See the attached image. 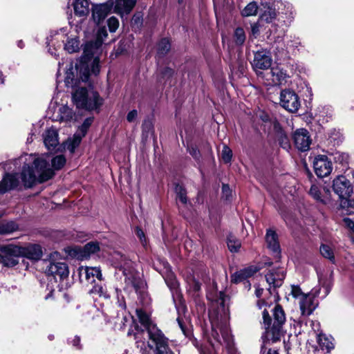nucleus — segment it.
I'll return each instance as SVG.
<instances>
[{"instance_id":"nucleus-13","label":"nucleus","mask_w":354,"mask_h":354,"mask_svg":"<svg viewBox=\"0 0 354 354\" xmlns=\"http://www.w3.org/2000/svg\"><path fill=\"white\" fill-rule=\"evenodd\" d=\"M333 189L339 198H347L353 192L350 181L344 176H339L333 181Z\"/></svg>"},{"instance_id":"nucleus-45","label":"nucleus","mask_w":354,"mask_h":354,"mask_svg":"<svg viewBox=\"0 0 354 354\" xmlns=\"http://www.w3.org/2000/svg\"><path fill=\"white\" fill-rule=\"evenodd\" d=\"M221 157L225 163H229L232 157V151L227 145H224L221 151Z\"/></svg>"},{"instance_id":"nucleus-60","label":"nucleus","mask_w":354,"mask_h":354,"mask_svg":"<svg viewBox=\"0 0 354 354\" xmlns=\"http://www.w3.org/2000/svg\"><path fill=\"white\" fill-rule=\"evenodd\" d=\"M251 31L252 34L256 37L259 34L260 30H259V25L258 24H253L251 26Z\"/></svg>"},{"instance_id":"nucleus-64","label":"nucleus","mask_w":354,"mask_h":354,"mask_svg":"<svg viewBox=\"0 0 354 354\" xmlns=\"http://www.w3.org/2000/svg\"><path fill=\"white\" fill-rule=\"evenodd\" d=\"M59 257V254L57 252H54L51 255V258L53 259V261H55L57 259H58Z\"/></svg>"},{"instance_id":"nucleus-43","label":"nucleus","mask_w":354,"mask_h":354,"mask_svg":"<svg viewBox=\"0 0 354 354\" xmlns=\"http://www.w3.org/2000/svg\"><path fill=\"white\" fill-rule=\"evenodd\" d=\"M176 192L177 194V198L183 204H186L187 202V192L185 188L181 185H176Z\"/></svg>"},{"instance_id":"nucleus-14","label":"nucleus","mask_w":354,"mask_h":354,"mask_svg":"<svg viewBox=\"0 0 354 354\" xmlns=\"http://www.w3.org/2000/svg\"><path fill=\"white\" fill-rule=\"evenodd\" d=\"M272 62L270 53L266 49H261L254 53L251 64L253 69L257 73L259 70L268 69L271 66Z\"/></svg>"},{"instance_id":"nucleus-47","label":"nucleus","mask_w":354,"mask_h":354,"mask_svg":"<svg viewBox=\"0 0 354 354\" xmlns=\"http://www.w3.org/2000/svg\"><path fill=\"white\" fill-rule=\"evenodd\" d=\"M142 24V14L137 12L134 14L131 19V26L133 28H139Z\"/></svg>"},{"instance_id":"nucleus-27","label":"nucleus","mask_w":354,"mask_h":354,"mask_svg":"<svg viewBox=\"0 0 354 354\" xmlns=\"http://www.w3.org/2000/svg\"><path fill=\"white\" fill-rule=\"evenodd\" d=\"M285 277V274L283 270H278L277 271H270L266 275V279L267 283L273 288H277L282 285L283 280Z\"/></svg>"},{"instance_id":"nucleus-51","label":"nucleus","mask_w":354,"mask_h":354,"mask_svg":"<svg viewBox=\"0 0 354 354\" xmlns=\"http://www.w3.org/2000/svg\"><path fill=\"white\" fill-rule=\"evenodd\" d=\"M292 295L297 299H301L302 296H304L306 294L303 293L301 288L297 286H292L291 290Z\"/></svg>"},{"instance_id":"nucleus-54","label":"nucleus","mask_w":354,"mask_h":354,"mask_svg":"<svg viewBox=\"0 0 354 354\" xmlns=\"http://www.w3.org/2000/svg\"><path fill=\"white\" fill-rule=\"evenodd\" d=\"M161 78L162 79H167L172 76L174 73V71L168 67H166L162 69L160 71Z\"/></svg>"},{"instance_id":"nucleus-22","label":"nucleus","mask_w":354,"mask_h":354,"mask_svg":"<svg viewBox=\"0 0 354 354\" xmlns=\"http://www.w3.org/2000/svg\"><path fill=\"white\" fill-rule=\"evenodd\" d=\"M20 257H26L32 261H38L42 257V250L38 244H28L20 246Z\"/></svg>"},{"instance_id":"nucleus-55","label":"nucleus","mask_w":354,"mask_h":354,"mask_svg":"<svg viewBox=\"0 0 354 354\" xmlns=\"http://www.w3.org/2000/svg\"><path fill=\"white\" fill-rule=\"evenodd\" d=\"M222 192H223V197L225 198V200H229L231 196L232 191L227 185H225V184L223 185Z\"/></svg>"},{"instance_id":"nucleus-26","label":"nucleus","mask_w":354,"mask_h":354,"mask_svg":"<svg viewBox=\"0 0 354 354\" xmlns=\"http://www.w3.org/2000/svg\"><path fill=\"white\" fill-rule=\"evenodd\" d=\"M266 241L268 248L272 251L276 257H279L281 250L277 235L275 232L272 230H268L266 233Z\"/></svg>"},{"instance_id":"nucleus-11","label":"nucleus","mask_w":354,"mask_h":354,"mask_svg":"<svg viewBox=\"0 0 354 354\" xmlns=\"http://www.w3.org/2000/svg\"><path fill=\"white\" fill-rule=\"evenodd\" d=\"M280 104L287 111L295 113L300 106L298 95L292 91L286 89L281 92Z\"/></svg>"},{"instance_id":"nucleus-24","label":"nucleus","mask_w":354,"mask_h":354,"mask_svg":"<svg viewBox=\"0 0 354 354\" xmlns=\"http://www.w3.org/2000/svg\"><path fill=\"white\" fill-rule=\"evenodd\" d=\"M137 0H115L113 11L123 17L131 12Z\"/></svg>"},{"instance_id":"nucleus-30","label":"nucleus","mask_w":354,"mask_h":354,"mask_svg":"<svg viewBox=\"0 0 354 354\" xmlns=\"http://www.w3.org/2000/svg\"><path fill=\"white\" fill-rule=\"evenodd\" d=\"M317 343L322 350L330 352L334 348L331 337H328L323 333L317 334Z\"/></svg>"},{"instance_id":"nucleus-37","label":"nucleus","mask_w":354,"mask_h":354,"mask_svg":"<svg viewBox=\"0 0 354 354\" xmlns=\"http://www.w3.org/2000/svg\"><path fill=\"white\" fill-rule=\"evenodd\" d=\"M258 6L255 2L248 3L242 11V15L249 17L255 15L257 12Z\"/></svg>"},{"instance_id":"nucleus-52","label":"nucleus","mask_w":354,"mask_h":354,"mask_svg":"<svg viewBox=\"0 0 354 354\" xmlns=\"http://www.w3.org/2000/svg\"><path fill=\"white\" fill-rule=\"evenodd\" d=\"M330 111V109L328 107H326V106H320V107H317V109H316V113H315V115L318 118H319V119L321 118H324L325 117V113H326V116L328 115V112Z\"/></svg>"},{"instance_id":"nucleus-42","label":"nucleus","mask_w":354,"mask_h":354,"mask_svg":"<svg viewBox=\"0 0 354 354\" xmlns=\"http://www.w3.org/2000/svg\"><path fill=\"white\" fill-rule=\"evenodd\" d=\"M234 41L237 45H242L245 40V35L243 28H237L234 34Z\"/></svg>"},{"instance_id":"nucleus-50","label":"nucleus","mask_w":354,"mask_h":354,"mask_svg":"<svg viewBox=\"0 0 354 354\" xmlns=\"http://www.w3.org/2000/svg\"><path fill=\"white\" fill-rule=\"evenodd\" d=\"M276 17L275 11L269 9L268 11L265 12V13L261 16V18L266 21L267 22H270L273 19Z\"/></svg>"},{"instance_id":"nucleus-62","label":"nucleus","mask_w":354,"mask_h":354,"mask_svg":"<svg viewBox=\"0 0 354 354\" xmlns=\"http://www.w3.org/2000/svg\"><path fill=\"white\" fill-rule=\"evenodd\" d=\"M344 222L347 225L348 227H350L351 230L354 227V222L351 221L350 218H345Z\"/></svg>"},{"instance_id":"nucleus-20","label":"nucleus","mask_w":354,"mask_h":354,"mask_svg":"<svg viewBox=\"0 0 354 354\" xmlns=\"http://www.w3.org/2000/svg\"><path fill=\"white\" fill-rule=\"evenodd\" d=\"M309 194L317 201L323 204H328L332 201L331 192L328 187L322 189L316 184H313Z\"/></svg>"},{"instance_id":"nucleus-5","label":"nucleus","mask_w":354,"mask_h":354,"mask_svg":"<svg viewBox=\"0 0 354 354\" xmlns=\"http://www.w3.org/2000/svg\"><path fill=\"white\" fill-rule=\"evenodd\" d=\"M272 311L274 321L272 326V319L269 313L266 310L263 311V325L266 330L267 336L272 333L273 338H278L277 336L281 333L282 326L286 322V315L283 308L279 305L275 306Z\"/></svg>"},{"instance_id":"nucleus-38","label":"nucleus","mask_w":354,"mask_h":354,"mask_svg":"<svg viewBox=\"0 0 354 354\" xmlns=\"http://www.w3.org/2000/svg\"><path fill=\"white\" fill-rule=\"evenodd\" d=\"M227 246L232 252H236L241 247V242L233 236L227 238Z\"/></svg>"},{"instance_id":"nucleus-10","label":"nucleus","mask_w":354,"mask_h":354,"mask_svg":"<svg viewBox=\"0 0 354 354\" xmlns=\"http://www.w3.org/2000/svg\"><path fill=\"white\" fill-rule=\"evenodd\" d=\"M100 250V246L97 242H90L86 244L84 248L75 246L68 247V256L76 258L80 260L88 259L91 254Z\"/></svg>"},{"instance_id":"nucleus-49","label":"nucleus","mask_w":354,"mask_h":354,"mask_svg":"<svg viewBox=\"0 0 354 354\" xmlns=\"http://www.w3.org/2000/svg\"><path fill=\"white\" fill-rule=\"evenodd\" d=\"M80 41L77 39L68 41V53L76 52L79 50Z\"/></svg>"},{"instance_id":"nucleus-57","label":"nucleus","mask_w":354,"mask_h":354,"mask_svg":"<svg viewBox=\"0 0 354 354\" xmlns=\"http://www.w3.org/2000/svg\"><path fill=\"white\" fill-rule=\"evenodd\" d=\"M138 116V111L136 110H132L127 114V120L129 122H133Z\"/></svg>"},{"instance_id":"nucleus-4","label":"nucleus","mask_w":354,"mask_h":354,"mask_svg":"<svg viewBox=\"0 0 354 354\" xmlns=\"http://www.w3.org/2000/svg\"><path fill=\"white\" fill-rule=\"evenodd\" d=\"M72 100L77 109L92 111L98 109L102 104V99L94 91L79 88L72 94Z\"/></svg>"},{"instance_id":"nucleus-19","label":"nucleus","mask_w":354,"mask_h":354,"mask_svg":"<svg viewBox=\"0 0 354 354\" xmlns=\"http://www.w3.org/2000/svg\"><path fill=\"white\" fill-rule=\"evenodd\" d=\"M293 140L299 150L306 151L309 149L311 139L306 129H300L297 130L293 134Z\"/></svg>"},{"instance_id":"nucleus-12","label":"nucleus","mask_w":354,"mask_h":354,"mask_svg":"<svg viewBox=\"0 0 354 354\" xmlns=\"http://www.w3.org/2000/svg\"><path fill=\"white\" fill-rule=\"evenodd\" d=\"M313 168L319 178L328 176L333 170L332 162L326 155H318L313 160Z\"/></svg>"},{"instance_id":"nucleus-21","label":"nucleus","mask_w":354,"mask_h":354,"mask_svg":"<svg viewBox=\"0 0 354 354\" xmlns=\"http://www.w3.org/2000/svg\"><path fill=\"white\" fill-rule=\"evenodd\" d=\"M62 262L52 261L50 263L47 272L54 276L56 281L64 282L66 279V265L65 259Z\"/></svg>"},{"instance_id":"nucleus-35","label":"nucleus","mask_w":354,"mask_h":354,"mask_svg":"<svg viewBox=\"0 0 354 354\" xmlns=\"http://www.w3.org/2000/svg\"><path fill=\"white\" fill-rule=\"evenodd\" d=\"M89 292L91 294L97 295L99 297H104L105 299H109L110 297L106 289L101 284L95 285L93 288L90 290Z\"/></svg>"},{"instance_id":"nucleus-58","label":"nucleus","mask_w":354,"mask_h":354,"mask_svg":"<svg viewBox=\"0 0 354 354\" xmlns=\"http://www.w3.org/2000/svg\"><path fill=\"white\" fill-rule=\"evenodd\" d=\"M190 154L195 158L198 159L200 158V152L196 147H191L189 148Z\"/></svg>"},{"instance_id":"nucleus-16","label":"nucleus","mask_w":354,"mask_h":354,"mask_svg":"<svg viewBox=\"0 0 354 354\" xmlns=\"http://www.w3.org/2000/svg\"><path fill=\"white\" fill-rule=\"evenodd\" d=\"M114 2L110 0L104 3L95 4L92 6V19L96 24H100L102 22L109 13L111 12Z\"/></svg>"},{"instance_id":"nucleus-17","label":"nucleus","mask_w":354,"mask_h":354,"mask_svg":"<svg viewBox=\"0 0 354 354\" xmlns=\"http://www.w3.org/2000/svg\"><path fill=\"white\" fill-rule=\"evenodd\" d=\"M93 122L92 118H86L83 124L79 127L77 132L73 135V137L71 140H68V150H69L71 153H73L75 148L77 147L83 137L85 136L88 129L91 125Z\"/></svg>"},{"instance_id":"nucleus-41","label":"nucleus","mask_w":354,"mask_h":354,"mask_svg":"<svg viewBox=\"0 0 354 354\" xmlns=\"http://www.w3.org/2000/svg\"><path fill=\"white\" fill-rule=\"evenodd\" d=\"M277 139L279 142L280 146L288 150L290 148V144L289 142V139L286 133L283 131H281L278 133Z\"/></svg>"},{"instance_id":"nucleus-31","label":"nucleus","mask_w":354,"mask_h":354,"mask_svg":"<svg viewBox=\"0 0 354 354\" xmlns=\"http://www.w3.org/2000/svg\"><path fill=\"white\" fill-rule=\"evenodd\" d=\"M18 229L19 226L15 221H0V234H10Z\"/></svg>"},{"instance_id":"nucleus-23","label":"nucleus","mask_w":354,"mask_h":354,"mask_svg":"<svg viewBox=\"0 0 354 354\" xmlns=\"http://www.w3.org/2000/svg\"><path fill=\"white\" fill-rule=\"evenodd\" d=\"M259 268L254 266H250L245 268L241 269L231 277V281L234 283H238L246 280L248 278L251 277L259 271Z\"/></svg>"},{"instance_id":"nucleus-15","label":"nucleus","mask_w":354,"mask_h":354,"mask_svg":"<svg viewBox=\"0 0 354 354\" xmlns=\"http://www.w3.org/2000/svg\"><path fill=\"white\" fill-rule=\"evenodd\" d=\"M77 277L80 282H86L93 283L95 279L102 281V274L101 270L97 267H80L77 270Z\"/></svg>"},{"instance_id":"nucleus-8","label":"nucleus","mask_w":354,"mask_h":354,"mask_svg":"<svg viewBox=\"0 0 354 354\" xmlns=\"http://www.w3.org/2000/svg\"><path fill=\"white\" fill-rule=\"evenodd\" d=\"M43 140L46 148L50 153L62 152L66 149V142L65 140L59 142L58 131L55 128L46 129L43 133Z\"/></svg>"},{"instance_id":"nucleus-25","label":"nucleus","mask_w":354,"mask_h":354,"mask_svg":"<svg viewBox=\"0 0 354 354\" xmlns=\"http://www.w3.org/2000/svg\"><path fill=\"white\" fill-rule=\"evenodd\" d=\"M19 185L17 174H6L0 182V194L16 188Z\"/></svg>"},{"instance_id":"nucleus-61","label":"nucleus","mask_w":354,"mask_h":354,"mask_svg":"<svg viewBox=\"0 0 354 354\" xmlns=\"http://www.w3.org/2000/svg\"><path fill=\"white\" fill-rule=\"evenodd\" d=\"M80 343V337L76 336L75 337V339L73 340V346L74 347H75L77 349H79L81 348Z\"/></svg>"},{"instance_id":"nucleus-44","label":"nucleus","mask_w":354,"mask_h":354,"mask_svg":"<svg viewBox=\"0 0 354 354\" xmlns=\"http://www.w3.org/2000/svg\"><path fill=\"white\" fill-rule=\"evenodd\" d=\"M142 134L147 137L149 133L153 131V123L150 120H145L142 124Z\"/></svg>"},{"instance_id":"nucleus-32","label":"nucleus","mask_w":354,"mask_h":354,"mask_svg":"<svg viewBox=\"0 0 354 354\" xmlns=\"http://www.w3.org/2000/svg\"><path fill=\"white\" fill-rule=\"evenodd\" d=\"M320 254L325 259H328L331 262H335V254L333 248L328 244H322L319 248Z\"/></svg>"},{"instance_id":"nucleus-18","label":"nucleus","mask_w":354,"mask_h":354,"mask_svg":"<svg viewBox=\"0 0 354 354\" xmlns=\"http://www.w3.org/2000/svg\"><path fill=\"white\" fill-rule=\"evenodd\" d=\"M320 290L321 289L319 290H315L310 293L306 294L304 296H302L301 299L299 300V307L302 315H310L315 309L317 304L315 303L314 299L315 297L318 296Z\"/></svg>"},{"instance_id":"nucleus-39","label":"nucleus","mask_w":354,"mask_h":354,"mask_svg":"<svg viewBox=\"0 0 354 354\" xmlns=\"http://www.w3.org/2000/svg\"><path fill=\"white\" fill-rule=\"evenodd\" d=\"M299 44H300V42L298 41L290 40V41H288V43H287L286 52H283V51L279 52V51L278 53H276V54L277 56H280V57H283V55L286 56L287 55V53H289L290 51L292 53H294L295 48H297Z\"/></svg>"},{"instance_id":"nucleus-29","label":"nucleus","mask_w":354,"mask_h":354,"mask_svg":"<svg viewBox=\"0 0 354 354\" xmlns=\"http://www.w3.org/2000/svg\"><path fill=\"white\" fill-rule=\"evenodd\" d=\"M74 14L77 17H86L89 13L88 0H74L72 3Z\"/></svg>"},{"instance_id":"nucleus-48","label":"nucleus","mask_w":354,"mask_h":354,"mask_svg":"<svg viewBox=\"0 0 354 354\" xmlns=\"http://www.w3.org/2000/svg\"><path fill=\"white\" fill-rule=\"evenodd\" d=\"M108 26L109 31L111 32H114L116 31L119 26V21L115 17H111L108 19Z\"/></svg>"},{"instance_id":"nucleus-63","label":"nucleus","mask_w":354,"mask_h":354,"mask_svg":"<svg viewBox=\"0 0 354 354\" xmlns=\"http://www.w3.org/2000/svg\"><path fill=\"white\" fill-rule=\"evenodd\" d=\"M263 292V288H257L255 291V295L257 297H260L262 295V293Z\"/></svg>"},{"instance_id":"nucleus-1","label":"nucleus","mask_w":354,"mask_h":354,"mask_svg":"<svg viewBox=\"0 0 354 354\" xmlns=\"http://www.w3.org/2000/svg\"><path fill=\"white\" fill-rule=\"evenodd\" d=\"M66 32L64 28L50 32L46 38V45L49 53L56 59L61 57L58 63L56 73V93L55 94L48 109V114L54 121H64L66 118V66L64 62L66 54Z\"/></svg>"},{"instance_id":"nucleus-2","label":"nucleus","mask_w":354,"mask_h":354,"mask_svg":"<svg viewBox=\"0 0 354 354\" xmlns=\"http://www.w3.org/2000/svg\"><path fill=\"white\" fill-rule=\"evenodd\" d=\"M107 35L106 28H100L97 30L95 39L85 44L84 55L75 64V68L79 71L83 82H86L91 75H97L100 73L102 45Z\"/></svg>"},{"instance_id":"nucleus-40","label":"nucleus","mask_w":354,"mask_h":354,"mask_svg":"<svg viewBox=\"0 0 354 354\" xmlns=\"http://www.w3.org/2000/svg\"><path fill=\"white\" fill-rule=\"evenodd\" d=\"M170 49V44L167 39L164 38L160 41L158 45V53L160 55H165Z\"/></svg>"},{"instance_id":"nucleus-9","label":"nucleus","mask_w":354,"mask_h":354,"mask_svg":"<svg viewBox=\"0 0 354 354\" xmlns=\"http://www.w3.org/2000/svg\"><path fill=\"white\" fill-rule=\"evenodd\" d=\"M150 330L149 339L153 343L155 354H174L168 344V339L158 328Z\"/></svg>"},{"instance_id":"nucleus-56","label":"nucleus","mask_w":354,"mask_h":354,"mask_svg":"<svg viewBox=\"0 0 354 354\" xmlns=\"http://www.w3.org/2000/svg\"><path fill=\"white\" fill-rule=\"evenodd\" d=\"M136 233L137 236L140 239V241H141L142 245H145L146 244V239L144 232L141 229L137 228L136 230Z\"/></svg>"},{"instance_id":"nucleus-59","label":"nucleus","mask_w":354,"mask_h":354,"mask_svg":"<svg viewBox=\"0 0 354 354\" xmlns=\"http://www.w3.org/2000/svg\"><path fill=\"white\" fill-rule=\"evenodd\" d=\"M228 299V297L225 295L223 292H221L219 293V298L218 299V303L222 306L223 308L225 307V302Z\"/></svg>"},{"instance_id":"nucleus-7","label":"nucleus","mask_w":354,"mask_h":354,"mask_svg":"<svg viewBox=\"0 0 354 354\" xmlns=\"http://www.w3.org/2000/svg\"><path fill=\"white\" fill-rule=\"evenodd\" d=\"M20 246L15 244L0 245V263L6 267H14L19 263Z\"/></svg>"},{"instance_id":"nucleus-6","label":"nucleus","mask_w":354,"mask_h":354,"mask_svg":"<svg viewBox=\"0 0 354 354\" xmlns=\"http://www.w3.org/2000/svg\"><path fill=\"white\" fill-rule=\"evenodd\" d=\"M212 335L221 344H225L229 349L234 345L233 337L226 321L211 319Z\"/></svg>"},{"instance_id":"nucleus-3","label":"nucleus","mask_w":354,"mask_h":354,"mask_svg":"<svg viewBox=\"0 0 354 354\" xmlns=\"http://www.w3.org/2000/svg\"><path fill=\"white\" fill-rule=\"evenodd\" d=\"M65 162L66 158L64 155L54 157L51 159V164L49 162L48 156L43 155L34 160L35 169L30 166L24 167L21 180L27 187H31L37 183L46 182L54 176V171L60 169Z\"/></svg>"},{"instance_id":"nucleus-53","label":"nucleus","mask_w":354,"mask_h":354,"mask_svg":"<svg viewBox=\"0 0 354 354\" xmlns=\"http://www.w3.org/2000/svg\"><path fill=\"white\" fill-rule=\"evenodd\" d=\"M189 289L196 292L201 290V283L195 279H190L189 282Z\"/></svg>"},{"instance_id":"nucleus-46","label":"nucleus","mask_w":354,"mask_h":354,"mask_svg":"<svg viewBox=\"0 0 354 354\" xmlns=\"http://www.w3.org/2000/svg\"><path fill=\"white\" fill-rule=\"evenodd\" d=\"M132 286L137 293H143L145 289V283L140 279H133L131 281Z\"/></svg>"},{"instance_id":"nucleus-36","label":"nucleus","mask_w":354,"mask_h":354,"mask_svg":"<svg viewBox=\"0 0 354 354\" xmlns=\"http://www.w3.org/2000/svg\"><path fill=\"white\" fill-rule=\"evenodd\" d=\"M133 327L134 330H129L128 332V335H131V334H133L134 338L136 340V343H138L142 340L143 336L145 335V330L141 329L138 324H135Z\"/></svg>"},{"instance_id":"nucleus-28","label":"nucleus","mask_w":354,"mask_h":354,"mask_svg":"<svg viewBox=\"0 0 354 354\" xmlns=\"http://www.w3.org/2000/svg\"><path fill=\"white\" fill-rule=\"evenodd\" d=\"M136 312L140 323L144 327L145 330L147 331V337H149L150 330H151V329H152L153 328H158L155 324H153L151 322L149 315L147 313H145L142 309L137 308Z\"/></svg>"},{"instance_id":"nucleus-33","label":"nucleus","mask_w":354,"mask_h":354,"mask_svg":"<svg viewBox=\"0 0 354 354\" xmlns=\"http://www.w3.org/2000/svg\"><path fill=\"white\" fill-rule=\"evenodd\" d=\"M113 258L116 267H118L120 269H124L126 267L129 266V260L120 252H115L113 254Z\"/></svg>"},{"instance_id":"nucleus-34","label":"nucleus","mask_w":354,"mask_h":354,"mask_svg":"<svg viewBox=\"0 0 354 354\" xmlns=\"http://www.w3.org/2000/svg\"><path fill=\"white\" fill-rule=\"evenodd\" d=\"M272 82L275 84H281L286 78V73L279 68H272Z\"/></svg>"}]
</instances>
